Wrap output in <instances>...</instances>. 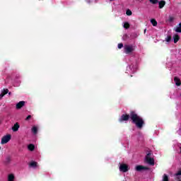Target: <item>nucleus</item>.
<instances>
[{
	"label": "nucleus",
	"mask_w": 181,
	"mask_h": 181,
	"mask_svg": "<svg viewBox=\"0 0 181 181\" xmlns=\"http://www.w3.org/2000/svg\"><path fill=\"white\" fill-rule=\"evenodd\" d=\"M9 93V90L8 89H4V91L1 93V97H4V95H6Z\"/></svg>",
	"instance_id": "nucleus-17"
},
{
	"label": "nucleus",
	"mask_w": 181,
	"mask_h": 181,
	"mask_svg": "<svg viewBox=\"0 0 181 181\" xmlns=\"http://www.w3.org/2000/svg\"><path fill=\"white\" fill-rule=\"evenodd\" d=\"M151 23H158V22L156 21V20L155 18H152L150 21Z\"/></svg>",
	"instance_id": "nucleus-26"
},
{
	"label": "nucleus",
	"mask_w": 181,
	"mask_h": 181,
	"mask_svg": "<svg viewBox=\"0 0 181 181\" xmlns=\"http://www.w3.org/2000/svg\"><path fill=\"white\" fill-rule=\"evenodd\" d=\"M15 180V175L13 174H10L8 176V181H13Z\"/></svg>",
	"instance_id": "nucleus-15"
},
{
	"label": "nucleus",
	"mask_w": 181,
	"mask_h": 181,
	"mask_svg": "<svg viewBox=\"0 0 181 181\" xmlns=\"http://www.w3.org/2000/svg\"><path fill=\"white\" fill-rule=\"evenodd\" d=\"M151 155H152V153L148 152V153L146 154L145 159H146V158H151Z\"/></svg>",
	"instance_id": "nucleus-27"
},
{
	"label": "nucleus",
	"mask_w": 181,
	"mask_h": 181,
	"mask_svg": "<svg viewBox=\"0 0 181 181\" xmlns=\"http://www.w3.org/2000/svg\"><path fill=\"white\" fill-rule=\"evenodd\" d=\"M129 23H124L123 25V28H124V29H129Z\"/></svg>",
	"instance_id": "nucleus-24"
},
{
	"label": "nucleus",
	"mask_w": 181,
	"mask_h": 181,
	"mask_svg": "<svg viewBox=\"0 0 181 181\" xmlns=\"http://www.w3.org/2000/svg\"><path fill=\"white\" fill-rule=\"evenodd\" d=\"M174 81L175 83V85L177 86L178 87L181 86L180 78H179V77L177 76L174 77Z\"/></svg>",
	"instance_id": "nucleus-12"
},
{
	"label": "nucleus",
	"mask_w": 181,
	"mask_h": 181,
	"mask_svg": "<svg viewBox=\"0 0 181 181\" xmlns=\"http://www.w3.org/2000/svg\"><path fill=\"white\" fill-rule=\"evenodd\" d=\"M146 29L144 30V33H146Z\"/></svg>",
	"instance_id": "nucleus-32"
},
{
	"label": "nucleus",
	"mask_w": 181,
	"mask_h": 181,
	"mask_svg": "<svg viewBox=\"0 0 181 181\" xmlns=\"http://www.w3.org/2000/svg\"><path fill=\"white\" fill-rule=\"evenodd\" d=\"M0 149H1V146H0Z\"/></svg>",
	"instance_id": "nucleus-36"
},
{
	"label": "nucleus",
	"mask_w": 181,
	"mask_h": 181,
	"mask_svg": "<svg viewBox=\"0 0 181 181\" xmlns=\"http://www.w3.org/2000/svg\"><path fill=\"white\" fill-rule=\"evenodd\" d=\"M30 166L31 168H36V166H37V163L35 161H32L31 163H30Z\"/></svg>",
	"instance_id": "nucleus-19"
},
{
	"label": "nucleus",
	"mask_w": 181,
	"mask_h": 181,
	"mask_svg": "<svg viewBox=\"0 0 181 181\" xmlns=\"http://www.w3.org/2000/svg\"><path fill=\"white\" fill-rule=\"evenodd\" d=\"M175 180H177V181H181V180H180V177L176 176Z\"/></svg>",
	"instance_id": "nucleus-30"
},
{
	"label": "nucleus",
	"mask_w": 181,
	"mask_h": 181,
	"mask_svg": "<svg viewBox=\"0 0 181 181\" xmlns=\"http://www.w3.org/2000/svg\"><path fill=\"white\" fill-rule=\"evenodd\" d=\"M170 40H172V36L168 35L167 37L165 38V42H170Z\"/></svg>",
	"instance_id": "nucleus-23"
},
{
	"label": "nucleus",
	"mask_w": 181,
	"mask_h": 181,
	"mask_svg": "<svg viewBox=\"0 0 181 181\" xmlns=\"http://www.w3.org/2000/svg\"><path fill=\"white\" fill-rule=\"evenodd\" d=\"M153 26H158V23H153Z\"/></svg>",
	"instance_id": "nucleus-31"
},
{
	"label": "nucleus",
	"mask_w": 181,
	"mask_h": 181,
	"mask_svg": "<svg viewBox=\"0 0 181 181\" xmlns=\"http://www.w3.org/2000/svg\"><path fill=\"white\" fill-rule=\"evenodd\" d=\"M173 21H175V18L173 16H170L168 17V22L172 23V22H173Z\"/></svg>",
	"instance_id": "nucleus-22"
},
{
	"label": "nucleus",
	"mask_w": 181,
	"mask_h": 181,
	"mask_svg": "<svg viewBox=\"0 0 181 181\" xmlns=\"http://www.w3.org/2000/svg\"><path fill=\"white\" fill-rule=\"evenodd\" d=\"M30 118H32V115H28V116L25 118V121H29V119H30Z\"/></svg>",
	"instance_id": "nucleus-29"
},
{
	"label": "nucleus",
	"mask_w": 181,
	"mask_h": 181,
	"mask_svg": "<svg viewBox=\"0 0 181 181\" xmlns=\"http://www.w3.org/2000/svg\"><path fill=\"white\" fill-rule=\"evenodd\" d=\"M130 119H132V123L135 124L138 129H142L144 125H145V120L142 117L138 115L135 111L130 112Z\"/></svg>",
	"instance_id": "nucleus-1"
},
{
	"label": "nucleus",
	"mask_w": 181,
	"mask_h": 181,
	"mask_svg": "<svg viewBox=\"0 0 181 181\" xmlns=\"http://www.w3.org/2000/svg\"><path fill=\"white\" fill-rule=\"evenodd\" d=\"M174 30L177 33H181V23H179V25L174 28Z\"/></svg>",
	"instance_id": "nucleus-13"
},
{
	"label": "nucleus",
	"mask_w": 181,
	"mask_h": 181,
	"mask_svg": "<svg viewBox=\"0 0 181 181\" xmlns=\"http://www.w3.org/2000/svg\"><path fill=\"white\" fill-rule=\"evenodd\" d=\"M8 94H9V95H11V92H9Z\"/></svg>",
	"instance_id": "nucleus-33"
},
{
	"label": "nucleus",
	"mask_w": 181,
	"mask_h": 181,
	"mask_svg": "<svg viewBox=\"0 0 181 181\" xmlns=\"http://www.w3.org/2000/svg\"><path fill=\"white\" fill-rule=\"evenodd\" d=\"M33 134H34V135H36V134H37V127H33L32 129H31Z\"/></svg>",
	"instance_id": "nucleus-18"
},
{
	"label": "nucleus",
	"mask_w": 181,
	"mask_h": 181,
	"mask_svg": "<svg viewBox=\"0 0 181 181\" xmlns=\"http://www.w3.org/2000/svg\"><path fill=\"white\" fill-rule=\"evenodd\" d=\"M24 105H25V101H20L16 104V110H21V108H22V107H23Z\"/></svg>",
	"instance_id": "nucleus-11"
},
{
	"label": "nucleus",
	"mask_w": 181,
	"mask_h": 181,
	"mask_svg": "<svg viewBox=\"0 0 181 181\" xmlns=\"http://www.w3.org/2000/svg\"><path fill=\"white\" fill-rule=\"evenodd\" d=\"M11 161H12V157L11 156H7L6 157V159L4 161V163H5L6 165H9Z\"/></svg>",
	"instance_id": "nucleus-10"
},
{
	"label": "nucleus",
	"mask_w": 181,
	"mask_h": 181,
	"mask_svg": "<svg viewBox=\"0 0 181 181\" xmlns=\"http://www.w3.org/2000/svg\"><path fill=\"white\" fill-rule=\"evenodd\" d=\"M11 134L6 135L1 139V144L4 145L5 144H8V141H11Z\"/></svg>",
	"instance_id": "nucleus-4"
},
{
	"label": "nucleus",
	"mask_w": 181,
	"mask_h": 181,
	"mask_svg": "<svg viewBox=\"0 0 181 181\" xmlns=\"http://www.w3.org/2000/svg\"><path fill=\"white\" fill-rule=\"evenodd\" d=\"M124 23H128V22H124Z\"/></svg>",
	"instance_id": "nucleus-35"
},
{
	"label": "nucleus",
	"mask_w": 181,
	"mask_h": 181,
	"mask_svg": "<svg viewBox=\"0 0 181 181\" xmlns=\"http://www.w3.org/2000/svg\"><path fill=\"white\" fill-rule=\"evenodd\" d=\"M146 163L148 165H151V166H153L155 165V159L153 158H145Z\"/></svg>",
	"instance_id": "nucleus-8"
},
{
	"label": "nucleus",
	"mask_w": 181,
	"mask_h": 181,
	"mask_svg": "<svg viewBox=\"0 0 181 181\" xmlns=\"http://www.w3.org/2000/svg\"><path fill=\"white\" fill-rule=\"evenodd\" d=\"M150 4H152L153 5H156V4H158V8L159 9H162L165 5H166V1L161 0L159 1V0H149Z\"/></svg>",
	"instance_id": "nucleus-2"
},
{
	"label": "nucleus",
	"mask_w": 181,
	"mask_h": 181,
	"mask_svg": "<svg viewBox=\"0 0 181 181\" xmlns=\"http://www.w3.org/2000/svg\"><path fill=\"white\" fill-rule=\"evenodd\" d=\"M135 170L136 172H142L143 170H149V168L139 165L135 167Z\"/></svg>",
	"instance_id": "nucleus-5"
},
{
	"label": "nucleus",
	"mask_w": 181,
	"mask_h": 181,
	"mask_svg": "<svg viewBox=\"0 0 181 181\" xmlns=\"http://www.w3.org/2000/svg\"><path fill=\"white\" fill-rule=\"evenodd\" d=\"M19 128H21V126L19 125L18 122H16L13 127H12V131L13 132H18L19 131Z\"/></svg>",
	"instance_id": "nucleus-9"
},
{
	"label": "nucleus",
	"mask_w": 181,
	"mask_h": 181,
	"mask_svg": "<svg viewBox=\"0 0 181 181\" xmlns=\"http://www.w3.org/2000/svg\"><path fill=\"white\" fill-rule=\"evenodd\" d=\"M122 47H124V44L122 43L118 44V49H122Z\"/></svg>",
	"instance_id": "nucleus-28"
},
{
	"label": "nucleus",
	"mask_w": 181,
	"mask_h": 181,
	"mask_svg": "<svg viewBox=\"0 0 181 181\" xmlns=\"http://www.w3.org/2000/svg\"><path fill=\"white\" fill-rule=\"evenodd\" d=\"M129 117H131V115H122L119 121V122H122V121H128L129 119Z\"/></svg>",
	"instance_id": "nucleus-7"
},
{
	"label": "nucleus",
	"mask_w": 181,
	"mask_h": 181,
	"mask_svg": "<svg viewBox=\"0 0 181 181\" xmlns=\"http://www.w3.org/2000/svg\"><path fill=\"white\" fill-rule=\"evenodd\" d=\"M110 2H112V1H114V0H110Z\"/></svg>",
	"instance_id": "nucleus-34"
},
{
	"label": "nucleus",
	"mask_w": 181,
	"mask_h": 181,
	"mask_svg": "<svg viewBox=\"0 0 181 181\" xmlns=\"http://www.w3.org/2000/svg\"><path fill=\"white\" fill-rule=\"evenodd\" d=\"M173 39H174V43H177L179 42V40H180V37L179 36V35L175 34L173 36Z\"/></svg>",
	"instance_id": "nucleus-14"
},
{
	"label": "nucleus",
	"mask_w": 181,
	"mask_h": 181,
	"mask_svg": "<svg viewBox=\"0 0 181 181\" xmlns=\"http://www.w3.org/2000/svg\"><path fill=\"white\" fill-rule=\"evenodd\" d=\"M175 176H181V169L175 174Z\"/></svg>",
	"instance_id": "nucleus-25"
},
{
	"label": "nucleus",
	"mask_w": 181,
	"mask_h": 181,
	"mask_svg": "<svg viewBox=\"0 0 181 181\" xmlns=\"http://www.w3.org/2000/svg\"><path fill=\"white\" fill-rule=\"evenodd\" d=\"M124 53H126V54H129L131 53H132V52H134V50H135V48H134V46L132 45H124Z\"/></svg>",
	"instance_id": "nucleus-3"
},
{
	"label": "nucleus",
	"mask_w": 181,
	"mask_h": 181,
	"mask_svg": "<svg viewBox=\"0 0 181 181\" xmlns=\"http://www.w3.org/2000/svg\"><path fill=\"white\" fill-rule=\"evenodd\" d=\"M28 151H30L31 152L35 151V145L33 144H29L28 146Z\"/></svg>",
	"instance_id": "nucleus-16"
},
{
	"label": "nucleus",
	"mask_w": 181,
	"mask_h": 181,
	"mask_svg": "<svg viewBox=\"0 0 181 181\" xmlns=\"http://www.w3.org/2000/svg\"><path fill=\"white\" fill-rule=\"evenodd\" d=\"M126 15H127V16H131V15H132V11L129 9H127L126 11Z\"/></svg>",
	"instance_id": "nucleus-21"
},
{
	"label": "nucleus",
	"mask_w": 181,
	"mask_h": 181,
	"mask_svg": "<svg viewBox=\"0 0 181 181\" xmlns=\"http://www.w3.org/2000/svg\"><path fill=\"white\" fill-rule=\"evenodd\" d=\"M119 170L126 173V172H128V165L127 164H120Z\"/></svg>",
	"instance_id": "nucleus-6"
},
{
	"label": "nucleus",
	"mask_w": 181,
	"mask_h": 181,
	"mask_svg": "<svg viewBox=\"0 0 181 181\" xmlns=\"http://www.w3.org/2000/svg\"><path fill=\"white\" fill-rule=\"evenodd\" d=\"M163 181H169V176H168L166 174H164L163 176Z\"/></svg>",
	"instance_id": "nucleus-20"
}]
</instances>
